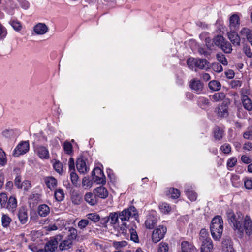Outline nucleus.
<instances>
[{
    "instance_id": "f257e3e1",
    "label": "nucleus",
    "mask_w": 252,
    "mask_h": 252,
    "mask_svg": "<svg viewBox=\"0 0 252 252\" xmlns=\"http://www.w3.org/2000/svg\"><path fill=\"white\" fill-rule=\"evenodd\" d=\"M227 218L229 223L237 233L239 237L242 238L244 232L248 236H250L252 232V221L250 217L247 215L245 217L240 212L236 214L232 211L227 212Z\"/></svg>"
},
{
    "instance_id": "f03ea898",
    "label": "nucleus",
    "mask_w": 252,
    "mask_h": 252,
    "mask_svg": "<svg viewBox=\"0 0 252 252\" xmlns=\"http://www.w3.org/2000/svg\"><path fill=\"white\" fill-rule=\"evenodd\" d=\"M138 216L137 210L134 206H130L122 211L115 212L111 215L112 221L116 222L117 226L121 225V228L123 226L126 227V222L129 220L130 218H134L137 220Z\"/></svg>"
},
{
    "instance_id": "7ed1b4c3",
    "label": "nucleus",
    "mask_w": 252,
    "mask_h": 252,
    "mask_svg": "<svg viewBox=\"0 0 252 252\" xmlns=\"http://www.w3.org/2000/svg\"><path fill=\"white\" fill-rule=\"evenodd\" d=\"M210 228L213 238L220 241L223 230V221L220 216H216L213 218Z\"/></svg>"
},
{
    "instance_id": "20e7f679",
    "label": "nucleus",
    "mask_w": 252,
    "mask_h": 252,
    "mask_svg": "<svg viewBox=\"0 0 252 252\" xmlns=\"http://www.w3.org/2000/svg\"><path fill=\"white\" fill-rule=\"evenodd\" d=\"M63 238L62 235H57L51 238L45 246V250L47 252H54L58 248V242Z\"/></svg>"
},
{
    "instance_id": "39448f33",
    "label": "nucleus",
    "mask_w": 252,
    "mask_h": 252,
    "mask_svg": "<svg viewBox=\"0 0 252 252\" xmlns=\"http://www.w3.org/2000/svg\"><path fill=\"white\" fill-rule=\"evenodd\" d=\"M167 231V228L163 225H159L154 229L152 235V239L153 242L157 243L164 237Z\"/></svg>"
},
{
    "instance_id": "423d86ee",
    "label": "nucleus",
    "mask_w": 252,
    "mask_h": 252,
    "mask_svg": "<svg viewBox=\"0 0 252 252\" xmlns=\"http://www.w3.org/2000/svg\"><path fill=\"white\" fill-rule=\"evenodd\" d=\"M29 150V144L27 141H23L19 143L14 149L13 155L15 157H18L19 155L24 154Z\"/></svg>"
},
{
    "instance_id": "0eeeda50",
    "label": "nucleus",
    "mask_w": 252,
    "mask_h": 252,
    "mask_svg": "<svg viewBox=\"0 0 252 252\" xmlns=\"http://www.w3.org/2000/svg\"><path fill=\"white\" fill-rule=\"evenodd\" d=\"M201 245V252H212L213 249V244L211 239H206L200 241Z\"/></svg>"
},
{
    "instance_id": "6e6552de",
    "label": "nucleus",
    "mask_w": 252,
    "mask_h": 252,
    "mask_svg": "<svg viewBox=\"0 0 252 252\" xmlns=\"http://www.w3.org/2000/svg\"><path fill=\"white\" fill-rule=\"evenodd\" d=\"M194 66L200 69L206 70L209 69L210 67L209 62L207 60L202 59H196Z\"/></svg>"
},
{
    "instance_id": "1a4fd4ad",
    "label": "nucleus",
    "mask_w": 252,
    "mask_h": 252,
    "mask_svg": "<svg viewBox=\"0 0 252 252\" xmlns=\"http://www.w3.org/2000/svg\"><path fill=\"white\" fill-rule=\"evenodd\" d=\"M94 193L97 198L99 197L102 199H105L108 195L107 189L102 186L96 188L94 190Z\"/></svg>"
},
{
    "instance_id": "9d476101",
    "label": "nucleus",
    "mask_w": 252,
    "mask_h": 252,
    "mask_svg": "<svg viewBox=\"0 0 252 252\" xmlns=\"http://www.w3.org/2000/svg\"><path fill=\"white\" fill-rule=\"evenodd\" d=\"M59 245V249L61 251H68L73 247V242L66 237L64 240L60 241Z\"/></svg>"
},
{
    "instance_id": "9b49d317",
    "label": "nucleus",
    "mask_w": 252,
    "mask_h": 252,
    "mask_svg": "<svg viewBox=\"0 0 252 252\" xmlns=\"http://www.w3.org/2000/svg\"><path fill=\"white\" fill-rule=\"evenodd\" d=\"M76 165L78 171L80 173L84 174L87 172L88 169L86 166L85 160L82 157L77 158Z\"/></svg>"
},
{
    "instance_id": "f8f14e48",
    "label": "nucleus",
    "mask_w": 252,
    "mask_h": 252,
    "mask_svg": "<svg viewBox=\"0 0 252 252\" xmlns=\"http://www.w3.org/2000/svg\"><path fill=\"white\" fill-rule=\"evenodd\" d=\"M223 248L226 252H233V242L229 237L224 238L222 242Z\"/></svg>"
},
{
    "instance_id": "ddd939ff",
    "label": "nucleus",
    "mask_w": 252,
    "mask_h": 252,
    "mask_svg": "<svg viewBox=\"0 0 252 252\" xmlns=\"http://www.w3.org/2000/svg\"><path fill=\"white\" fill-rule=\"evenodd\" d=\"M228 37L234 46L240 45V38L238 33L235 31L228 32Z\"/></svg>"
},
{
    "instance_id": "4468645a",
    "label": "nucleus",
    "mask_w": 252,
    "mask_h": 252,
    "mask_svg": "<svg viewBox=\"0 0 252 252\" xmlns=\"http://www.w3.org/2000/svg\"><path fill=\"white\" fill-rule=\"evenodd\" d=\"M189 86L192 90L200 93L203 89V84L199 80L192 79L190 81Z\"/></svg>"
},
{
    "instance_id": "2eb2a0df",
    "label": "nucleus",
    "mask_w": 252,
    "mask_h": 252,
    "mask_svg": "<svg viewBox=\"0 0 252 252\" xmlns=\"http://www.w3.org/2000/svg\"><path fill=\"white\" fill-rule=\"evenodd\" d=\"M241 101L245 109L248 111L252 110V101L248 96L242 95L241 96Z\"/></svg>"
},
{
    "instance_id": "dca6fc26",
    "label": "nucleus",
    "mask_w": 252,
    "mask_h": 252,
    "mask_svg": "<svg viewBox=\"0 0 252 252\" xmlns=\"http://www.w3.org/2000/svg\"><path fill=\"white\" fill-rule=\"evenodd\" d=\"M85 201L91 206L95 205L98 201V198L94 193L88 192L85 195Z\"/></svg>"
},
{
    "instance_id": "f3484780",
    "label": "nucleus",
    "mask_w": 252,
    "mask_h": 252,
    "mask_svg": "<svg viewBox=\"0 0 252 252\" xmlns=\"http://www.w3.org/2000/svg\"><path fill=\"white\" fill-rule=\"evenodd\" d=\"M48 29V27L44 23H41L36 24L34 27L35 33L40 35L45 34L47 32Z\"/></svg>"
},
{
    "instance_id": "a211bd4d",
    "label": "nucleus",
    "mask_w": 252,
    "mask_h": 252,
    "mask_svg": "<svg viewBox=\"0 0 252 252\" xmlns=\"http://www.w3.org/2000/svg\"><path fill=\"white\" fill-rule=\"evenodd\" d=\"M37 152L39 157L42 159H48L49 153L48 149L44 146H40L37 148Z\"/></svg>"
},
{
    "instance_id": "6ab92c4d",
    "label": "nucleus",
    "mask_w": 252,
    "mask_h": 252,
    "mask_svg": "<svg viewBox=\"0 0 252 252\" xmlns=\"http://www.w3.org/2000/svg\"><path fill=\"white\" fill-rule=\"evenodd\" d=\"M46 185L51 190L53 189L57 185V180L52 176L46 177L44 178Z\"/></svg>"
},
{
    "instance_id": "aec40b11",
    "label": "nucleus",
    "mask_w": 252,
    "mask_h": 252,
    "mask_svg": "<svg viewBox=\"0 0 252 252\" xmlns=\"http://www.w3.org/2000/svg\"><path fill=\"white\" fill-rule=\"evenodd\" d=\"M218 115L221 118L226 117L228 116V106L223 103L218 108Z\"/></svg>"
},
{
    "instance_id": "412c9836",
    "label": "nucleus",
    "mask_w": 252,
    "mask_h": 252,
    "mask_svg": "<svg viewBox=\"0 0 252 252\" xmlns=\"http://www.w3.org/2000/svg\"><path fill=\"white\" fill-rule=\"evenodd\" d=\"M181 251L180 252H191L194 249V246L188 241H184L181 244Z\"/></svg>"
},
{
    "instance_id": "4be33fe9",
    "label": "nucleus",
    "mask_w": 252,
    "mask_h": 252,
    "mask_svg": "<svg viewBox=\"0 0 252 252\" xmlns=\"http://www.w3.org/2000/svg\"><path fill=\"white\" fill-rule=\"evenodd\" d=\"M230 27L231 28H238L240 25L239 17L236 14H233L230 17Z\"/></svg>"
},
{
    "instance_id": "5701e85b",
    "label": "nucleus",
    "mask_w": 252,
    "mask_h": 252,
    "mask_svg": "<svg viewBox=\"0 0 252 252\" xmlns=\"http://www.w3.org/2000/svg\"><path fill=\"white\" fill-rule=\"evenodd\" d=\"M50 212V208L46 204H42L38 206V213L41 217L47 216Z\"/></svg>"
},
{
    "instance_id": "b1692460",
    "label": "nucleus",
    "mask_w": 252,
    "mask_h": 252,
    "mask_svg": "<svg viewBox=\"0 0 252 252\" xmlns=\"http://www.w3.org/2000/svg\"><path fill=\"white\" fill-rule=\"evenodd\" d=\"M18 216L22 224H25L27 221L28 214L25 208H21L19 210Z\"/></svg>"
},
{
    "instance_id": "393cba45",
    "label": "nucleus",
    "mask_w": 252,
    "mask_h": 252,
    "mask_svg": "<svg viewBox=\"0 0 252 252\" xmlns=\"http://www.w3.org/2000/svg\"><path fill=\"white\" fill-rule=\"evenodd\" d=\"M157 223V220L154 217H149L145 222V225L147 229H152Z\"/></svg>"
},
{
    "instance_id": "a878e982",
    "label": "nucleus",
    "mask_w": 252,
    "mask_h": 252,
    "mask_svg": "<svg viewBox=\"0 0 252 252\" xmlns=\"http://www.w3.org/2000/svg\"><path fill=\"white\" fill-rule=\"evenodd\" d=\"M77 236V230L72 227H69L68 234L66 238L73 242L74 240L76 239Z\"/></svg>"
},
{
    "instance_id": "bb28decb",
    "label": "nucleus",
    "mask_w": 252,
    "mask_h": 252,
    "mask_svg": "<svg viewBox=\"0 0 252 252\" xmlns=\"http://www.w3.org/2000/svg\"><path fill=\"white\" fill-rule=\"evenodd\" d=\"M167 195L171 194V197L173 199H177L179 197L180 195V192L179 189L174 188H171L168 189L166 191Z\"/></svg>"
},
{
    "instance_id": "cd10ccee",
    "label": "nucleus",
    "mask_w": 252,
    "mask_h": 252,
    "mask_svg": "<svg viewBox=\"0 0 252 252\" xmlns=\"http://www.w3.org/2000/svg\"><path fill=\"white\" fill-rule=\"evenodd\" d=\"M214 136L216 140H220L222 138L223 131L216 126L213 129Z\"/></svg>"
},
{
    "instance_id": "c85d7f7f",
    "label": "nucleus",
    "mask_w": 252,
    "mask_h": 252,
    "mask_svg": "<svg viewBox=\"0 0 252 252\" xmlns=\"http://www.w3.org/2000/svg\"><path fill=\"white\" fill-rule=\"evenodd\" d=\"M17 200L15 197L10 196L7 202L6 207L8 209H14L17 207Z\"/></svg>"
},
{
    "instance_id": "c756f323",
    "label": "nucleus",
    "mask_w": 252,
    "mask_h": 252,
    "mask_svg": "<svg viewBox=\"0 0 252 252\" xmlns=\"http://www.w3.org/2000/svg\"><path fill=\"white\" fill-rule=\"evenodd\" d=\"M214 45L220 48L225 39L221 35H217L213 39Z\"/></svg>"
},
{
    "instance_id": "7c9ffc66",
    "label": "nucleus",
    "mask_w": 252,
    "mask_h": 252,
    "mask_svg": "<svg viewBox=\"0 0 252 252\" xmlns=\"http://www.w3.org/2000/svg\"><path fill=\"white\" fill-rule=\"evenodd\" d=\"M224 53L229 54L232 52V48L231 44L227 40H225L224 43L220 48Z\"/></svg>"
},
{
    "instance_id": "2f4dec72",
    "label": "nucleus",
    "mask_w": 252,
    "mask_h": 252,
    "mask_svg": "<svg viewBox=\"0 0 252 252\" xmlns=\"http://www.w3.org/2000/svg\"><path fill=\"white\" fill-rule=\"evenodd\" d=\"M208 85L209 88L214 91L220 90L221 87L220 83L216 80L211 81L209 83Z\"/></svg>"
},
{
    "instance_id": "473e14b6",
    "label": "nucleus",
    "mask_w": 252,
    "mask_h": 252,
    "mask_svg": "<svg viewBox=\"0 0 252 252\" xmlns=\"http://www.w3.org/2000/svg\"><path fill=\"white\" fill-rule=\"evenodd\" d=\"M54 197L56 200L59 202L62 201L64 198V192L62 189H57L54 192Z\"/></svg>"
},
{
    "instance_id": "72a5a7b5",
    "label": "nucleus",
    "mask_w": 252,
    "mask_h": 252,
    "mask_svg": "<svg viewBox=\"0 0 252 252\" xmlns=\"http://www.w3.org/2000/svg\"><path fill=\"white\" fill-rule=\"evenodd\" d=\"M159 209L164 214H168L171 211V207L170 205L166 202L162 203L159 206Z\"/></svg>"
},
{
    "instance_id": "f704fd0d",
    "label": "nucleus",
    "mask_w": 252,
    "mask_h": 252,
    "mask_svg": "<svg viewBox=\"0 0 252 252\" xmlns=\"http://www.w3.org/2000/svg\"><path fill=\"white\" fill-rule=\"evenodd\" d=\"M225 97V94L223 92L216 93L212 96V99L216 102L222 100Z\"/></svg>"
},
{
    "instance_id": "c9c22d12",
    "label": "nucleus",
    "mask_w": 252,
    "mask_h": 252,
    "mask_svg": "<svg viewBox=\"0 0 252 252\" xmlns=\"http://www.w3.org/2000/svg\"><path fill=\"white\" fill-rule=\"evenodd\" d=\"M72 203L75 205L80 204L81 201V196L77 192H73L71 196Z\"/></svg>"
},
{
    "instance_id": "e433bc0d",
    "label": "nucleus",
    "mask_w": 252,
    "mask_h": 252,
    "mask_svg": "<svg viewBox=\"0 0 252 252\" xmlns=\"http://www.w3.org/2000/svg\"><path fill=\"white\" fill-rule=\"evenodd\" d=\"M217 60L224 65L228 64L225 56L221 53H218L216 55Z\"/></svg>"
},
{
    "instance_id": "4c0bfd02",
    "label": "nucleus",
    "mask_w": 252,
    "mask_h": 252,
    "mask_svg": "<svg viewBox=\"0 0 252 252\" xmlns=\"http://www.w3.org/2000/svg\"><path fill=\"white\" fill-rule=\"evenodd\" d=\"M63 149L65 152L68 155H71L72 153V145L69 142L65 141L63 144Z\"/></svg>"
},
{
    "instance_id": "58836bf2",
    "label": "nucleus",
    "mask_w": 252,
    "mask_h": 252,
    "mask_svg": "<svg viewBox=\"0 0 252 252\" xmlns=\"http://www.w3.org/2000/svg\"><path fill=\"white\" fill-rule=\"evenodd\" d=\"M113 214H114V212L110 213L108 216L102 218L101 220V222H102L101 223L104 224H106L109 221L110 224L112 225H117L116 222H115V221L114 222L112 220V218L111 215H113Z\"/></svg>"
},
{
    "instance_id": "ea45409f",
    "label": "nucleus",
    "mask_w": 252,
    "mask_h": 252,
    "mask_svg": "<svg viewBox=\"0 0 252 252\" xmlns=\"http://www.w3.org/2000/svg\"><path fill=\"white\" fill-rule=\"evenodd\" d=\"M11 219L6 215H3L1 218L2 225L4 227H7L10 224Z\"/></svg>"
},
{
    "instance_id": "a19ab883",
    "label": "nucleus",
    "mask_w": 252,
    "mask_h": 252,
    "mask_svg": "<svg viewBox=\"0 0 252 252\" xmlns=\"http://www.w3.org/2000/svg\"><path fill=\"white\" fill-rule=\"evenodd\" d=\"M244 186L247 189L251 190L252 189V178L245 177L244 179Z\"/></svg>"
},
{
    "instance_id": "79ce46f5",
    "label": "nucleus",
    "mask_w": 252,
    "mask_h": 252,
    "mask_svg": "<svg viewBox=\"0 0 252 252\" xmlns=\"http://www.w3.org/2000/svg\"><path fill=\"white\" fill-rule=\"evenodd\" d=\"M199 241L204 240L207 239H211L207 230L205 229H202L200 231Z\"/></svg>"
},
{
    "instance_id": "37998d69",
    "label": "nucleus",
    "mask_w": 252,
    "mask_h": 252,
    "mask_svg": "<svg viewBox=\"0 0 252 252\" xmlns=\"http://www.w3.org/2000/svg\"><path fill=\"white\" fill-rule=\"evenodd\" d=\"M53 167L55 170L60 174L63 171V164L59 161H56L53 164Z\"/></svg>"
},
{
    "instance_id": "c03bdc74",
    "label": "nucleus",
    "mask_w": 252,
    "mask_h": 252,
    "mask_svg": "<svg viewBox=\"0 0 252 252\" xmlns=\"http://www.w3.org/2000/svg\"><path fill=\"white\" fill-rule=\"evenodd\" d=\"M92 179L94 182H96L97 184H101L104 185L106 183L105 177V176H92Z\"/></svg>"
},
{
    "instance_id": "a18cd8bd",
    "label": "nucleus",
    "mask_w": 252,
    "mask_h": 252,
    "mask_svg": "<svg viewBox=\"0 0 252 252\" xmlns=\"http://www.w3.org/2000/svg\"><path fill=\"white\" fill-rule=\"evenodd\" d=\"M87 216L88 219L94 222L98 221L100 219L99 215L96 213H90L88 214Z\"/></svg>"
},
{
    "instance_id": "49530a36",
    "label": "nucleus",
    "mask_w": 252,
    "mask_h": 252,
    "mask_svg": "<svg viewBox=\"0 0 252 252\" xmlns=\"http://www.w3.org/2000/svg\"><path fill=\"white\" fill-rule=\"evenodd\" d=\"M7 163L6 155L4 152L0 148V165L4 166Z\"/></svg>"
},
{
    "instance_id": "de8ad7c7",
    "label": "nucleus",
    "mask_w": 252,
    "mask_h": 252,
    "mask_svg": "<svg viewBox=\"0 0 252 252\" xmlns=\"http://www.w3.org/2000/svg\"><path fill=\"white\" fill-rule=\"evenodd\" d=\"M186 194L188 198L193 201L196 200L197 198V194L193 190H187Z\"/></svg>"
},
{
    "instance_id": "09e8293b",
    "label": "nucleus",
    "mask_w": 252,
    "mask_h": 252,
    "mask_svg": "<svg viewBox=\"0 0 252 252\" xmlns=\"http://www.w3.org/2000/svg\"><path fill=\"white\" fill-rule=\"evenodd\" d=\"M10 25L13 28V29L17 31H19L22 29L21 24L17 20H12L10 21Z\"/></svg>"
},
{
    "instance_id": "8fccbe9b",
    "label": "nucleus",
    "mask_w": 252,
    "mask_h": 252,
    "mask_svg": "<svg viewBox=\"0 0 252 252\" xmlns=\"http://www.w3.org/2000/svg\"><path fill=\"white\" fill-rule=\"evenodd\" d=\"M7 196L6 193H1L0 194V203L2 207H6L7 202Z\"/></svg>"
},
{
    "instance_id": "3c124183",
    "label": "nucleus",
    "mask_w": 252,
    "mask_h": 252,
    "mask_svg": "<svg viewBox=\"0 0 252 252\" xmlns=\"http://www.w3.org/2000/svg\"><path fill=\"white\" fill-rule=\"evenodd\" d=\"M168 245L166 243L161 242L159 244L158 252H168Z\"/></svg>"
},
{
    "instance_id": "603ef678",
    "label": "nucleus",
    "mask_w": 252,
    "mask_h": 252,
    "mask_svg": "<svg viewBox=\"0 0 252 252\" xmlns=\"http://www.w3.org/2000/svg\"><path fill=\"white\" fill-rule=\"evenodd\" d=\"M70 179L72 184L75 186H77L78 176L75 171H71L70 172Z\"/></svg>"
},
{
    "instance_id": "864d4df0",
    "label": "nucleus",
    "mask_w": 252,
    "mask_h": 252,
    "mask_svg": "<svg viewBox=\"0 0 252 252\" xmlns=\"http://www.w3.org/2000/svg\"><path fill=\"white\" fill-rule=\"evenodd\" d=\"M220 150L224 154H229L231 152V148L229 144L225 143L220 147Z\"/></svg>"
},
{
    "instance_id": "5fc2aeb1",
    "label": "nucleus",
    "mask_w": 252,
    "mask_h": 252,
    "mask_svg": "<svg viewBox=\"0 0 252 252\" xmlns=\"http://www.w3.org/2000/svg\"><path fill=\"white\" fill-rule=\"evenodd\" d=\"M213 70L217 72H220L223 70V68L219 63H214L212 64Z\"/></svg>"
},
{
    "instance_id": "6e6d98bb",
    "label": "nucleus",
    "mask_w": 252,
    "mask_h": 252,
    "mask_svg": "<svg viewBox=\"0 0 252 252\" xmlns=\"http://www.w3.org/2000/svg\"><path fill=\"white\" fill-rule=\"evenodd\" d=\"M198 51L200 55H203L205 57H208L211 55V52L207 51L204 47H199Z\"/></svg>"
},
{
    "instance_id": "4d7b16f0",
    "label": "nucleus",
    "mask_w": 252,
    "mask_h": 252,
    "mask_svg": "<svg viewBox=\"0 0 252 252\" xmlns=\"http://www.w3.org/2000/svg\"><path fill=\"white\" fill-rule=\"evenodd\" d=\"M105 176L103 171L99 167L95 168L92 173V176Z\"/></svg>"
},
{
    "instance_id": "13d9d810",
    "label": "nucleus",
    "mask_w": 252,
    "mask_h": 252,
    "mask_svg": "<svg viewBox=\"0 0 252 252\" xmlns=\"http://www.w3.org/2000/svg\"><path fill=\"white\" fill-rule=\"evenodd\" d=\"M23 189L25 191H28L32 187L31 182L28 180H25L22 183L21 185Z\"/></svg>"
},
{
    "instance_id": "bf43d9fd",
    "label": "nucleus",
    "mask_w": 252,
    "mask_h": 252,
    "mask_svg": "<svg viewBox=\"0 0 252 252\" xmlns=\"http://www.w3.org/2000/svg\"><path fill=\"white\" fill-rule=\"evenodd\" d=\"M89 224L88 220L82 219L78 223V226L81 229H83Z\"/></svg>"
},
{
    "instance_id": "052dcab7",
    "label": "nucleus",
    "mask_w": 252,
    "mask_h": 252,
    "mask_svg": "<svg viewBox=\"0 0 252 252\" xmlns=\"http://www.w3.org/2000/svg\"><path fill=\"white\" fill-rule=\"evenodd\" d=\"M130 239L134 242H138V237L136 231L134 229H130Z\"/></svg>"
},
{
    "instance_id": "680f3d73",
    "label": "nucleus",
    "mask_w": 252,
    "mask_h": 252,
    "mask_svg": "<svg viewBox=\"0 0 252 252\" xmlns=\"http://www.w3.org/2000/svg\"><path fill=\"white\" fill-rule=\"evenodd\" d=\"M250 30L248 28H243L240 32V34L243 38H247L250 33Z\"/></svg>"
},
{
    "instance_id": "e2e57ef3",
    "label": "nucleus",
    "mask_w": 252,
    "mask_h": 252,
    "mask_svg": "<svg viewBox=\"0 0 252 252\" xmlns=\"http://www.w3.org/2000/svg\"><path fill=\"white\" fill-rule=\"evenodd\" d=\"M82 185L83 186H85L87 188H90L92 186V181L90 180L89 177H85L83 179Z\"/></svg>"
},
{
    "instance_id": "0e129e2a",
    "label": "nucleus",
    "mask_w": 252,
    "mask_h": 252,
    "mask_svg": "<svg viewBox=\"0 0 252 252\" xmlns=\"http://www.w3.org/2000/svg\"><path fill=\"white\" fill-rule=\"evenodd\" d=\"M205 42L206 43L207 48L209 51L212 50L214 46V42H213V39L212 41V40L211 39H210L209 38H207L205 39Z\"/></svg>"
},
{
    "instance_id": "69168bd1",
    "label": "nucleus",
    "mask_w": 252,
    "mask_h": 252,
    "mask_svg": "<svg viewBox=\"0 0 252 252\" xmlns=\"http://www.w3.org/2000/svg\"><path fill=\"white\" fill-rule=\"evenodd\" d=\"M1 134L3 137L6 138H10L13 134V131L11 129H5L2 131Z\"/></svg>"
},
{
    "instance_id": "338daca9",
    "label": "nucleus",
    "mask_w": 252,
    "mask_h": 252,
    "mask_svg": "<svg viewBox=\"0 0 252 252\" xmlns=\"http://www.w3.org/2000/svg\"><path fill=\"white\" fill-rule=\"evenodd\" d=\"M237 160L236 158H229L227 162V165L228 167H233L236 164Z\"/></svg>"
},
{
    "instance_id": "774afa93",
    "label": "nucleus",
    "mask_w": 252,
    "mask_h": 252,
    "mask_svg": "<svg viewBox=\"0 0 252 252\" xmlns=\"http://www.w3.org/2000/svg\"><path fill=\"white\" fill-rule=\"evenodd\" d=\"M243 136L245 139L252 140V130H249L244 132Z\"/></svg>"
}]
</instances>
